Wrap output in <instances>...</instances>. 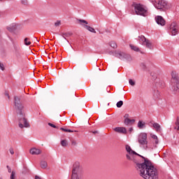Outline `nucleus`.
Wrapping results in <instances>:
<instances>
[{"mask_svg":"<svg viewBox=\"0 0 179 179\" xmlns=\"http://www.w3.org/2000/svg\"><path fill=\"white\" fill-rule=\"evenodd\" d=\"M141 159L142 162L139 161L136 165V169L139 171L140 176L144 179H159V172L152 162L145 157H141Z\"/></svg>","mask_w":179,"mask_h":179,"instance_id":"f257e3e1","label":"nucleus"},{"mask_svg":"<svg viewBox=\"0 0 179 179\" xmlns=\"http://www.w3.org/2000/svg\"><path fill=\"white\" fill-rule=\"evenodd\" d=\"M155 93H156V94H154V98H155V99H159V97H160V93L158 92V91H157Z\"/></svg>","mask_w":179,"mask_h":179,"instance_id":"cd10ccee","label":"nucleus"},{"mask_svg":"<svg viewBox=\"0 0 179 179\" xmlns=\"http://www.w3.org/2000/svg\"><path fill=\"white\" fill-rule=\"evenodd\" d=\"M124 104V102L122 101H120L116 103V106L117 108H121L122 107V105Z\"/></svg>","mask_w":179,"mask_h":179,"instance_id":"a878e982","label":"nucleus"},{"mask_svg":"<svg viewBox=\"0 0 179 179\" xmlns=\"http://www.w3.org/2000/svg\"><path fill=\"white\" fill-rule=\"evenodd\" d=\"M61 145L62 146H64V147L68 146V142L66 140H62L61 141Z\"/></svg>","mask_w":179,"mask_h":179,"instance_id":"bb28decb","label":"nucleus"},{"mask_svg":"<svg viewBox=\"0 0 179 179\" xmlns=\"http://www.w3.org/2000/svg\"><path fill=\"white\" fill-rule=\"evenodd\" d=\"M129 85H131V86H135V80H134L132 79L129 80Z\"/></svg>","mask_w":179,"mask_h":179,"instance_id":"c756f323","label":"nucleus"},{"mask_svg":"<svg viewBox=\"0 0 179 179\" xmlns=\"http://www.w3.org/2000/svg\"><path fill=\"white\" fill-rule=\"evenodd\" d=\"M150 137L154 140L155 145H159V138H157V136L150 134Z\"/></svg>","mask_w":179,"mask_h":179,"instance_id":"a211bd4d","label":"nucleus"},{"mask_svg":"<svg viewBox=\"0 0 179 179\" xmlns=\"http://www.w3.org/2000/svg\"><path fill=\"white\" fill-rule=\"evenodd\" d=\"M125 148L128 153L126 155V157H127V160H131L133 163H135V164L137 165L138 162H139L140 161L138 160L137 157H135L134 155L136 156H138L139 157H142V155L136 153V152L134 151L131 148V146H129L128 145H126Z\"/></svg>","mask_w":179,"mask_h":179,"instance_id":"7ed1b4c3","label":"nucleus"},{"mask_svg":"<svg viewBox=\"0 0 179 179\" xmlns=\"http://www.w3.org/2000/svg\"><path fill=\"white\" fill-rule=\"evenodd\" d=\"M24 43L25 45H30V44H31V42L29 41V38H25Z\"/></svg>","mask_w":179,"mask_h":179,"instance_id":"393cba45","label":"nucleus"},{"mask_svg":"<svg viewBox=\"0 0 179 179\" xmlns=\"http://www.w3.org/2000/svg\"><path fill=\"white\" fill-rule=\"evenodd\" d=\"M114 131L118 134H127V129L125 127H115Z\"/></svg>","mask_w":179,"mask_h":179,"instance_id":"4468645a","label":"nucleus"},{"mask_svg":"<svg viewBox=\"0 0 179 179\" xmlns=\"http://www.w3.org/2000/svg\"><path fill=\"white\" fill-rule=\"evenodd\" d=\"M0 69L1 71H5V66H3V64L0 62Z\"/></svg>","mask_w":179,"mask_h":179,"instance_id":"72a5a7b5","label":"nucleus"},{"mask_svg":"<svg viewBox=\"0 0 179 179\" xmlns=\"http://www.w3.org/2000/svg\"><path fill=\"white\" fill-rule=\"evenodd\" d=\"M177 130L179 131V126L178 127Z\"/></svg>","mask_w":179,"mask_h":179,"instance_id":"8fccbe9b","label":"nucleus"},{"mask_svg":"<svg viewBox=\"0 0 179 179\" xmlns=\"http://www.w3.org/2000/svg\"><path fill=\"white\" fill-rule=\"evenodd\" d=\"M78 23L81 25L83 26L85 29L88 30V31H90L91 33H96V29H94L93 27L88 26L87 21L85 20H78Z\"/></svg>","mask_w":179,"mask_h":179,"instance_id":"f8f14e48","label":"nucleus"},{"mask_svg":"<svg viewBox=\"0 0 179 179\" xmlns=\"http://www.w3.org/2000/svg\"><path fill=\"white\" fill-rule=\"evenodd\" d=\"M35 41L38 42V40L37 39V38H35Z\"/></svg>","mask_w":179,"mask_h":179,"instance_id":"49530a36","label":"nucleus"},{"mask_svg":"<svg viewBox=\"0 0 179 179\" xmlns=\"http://www.w3.org/2000/svg\"><path fill=\"white\" fill-rule=\"evenodd\" d=\"M13 49L16 52H19L20 51V46L17 43H13Z\"/></svg>","mask_w":179,"mask_h":179,"instance_id":"5701e85b","label":"nucleus"},{"mask_svg":"<svg viewBox=\"0 0 179 179\" xmlns=\"http://www.w3.org/2000/svg\"><path fill=\"white\" fill-rule=\"evenodd\" d=\"M83 173V168L80 166V163L75 162L73 166L71 179H80Z\"/></svg>","mask_w":179,"mask_h":179,"instance_id":"20e7f679","label":"nucleus"},{"mask_svg":"<svg viewBox=\"0 0 179 179\" xmlns=\"http://www.w3.org/2000/svg\"><path fill=\"white\" fill-rule=\"evenodd\" d=\"M7 37L9 38V40H12V38L9 35H7Z\"/></svg>","mask_w":179,"mask_h":179,"instance_id":"a18cd8bd","label":"nucleus"},{"mask_svg":"<svg viewBox=\"0 0 179 179\" xmlns=\"http://www.w3.org/2000/svg\"><path fill=\"white\" fill-rule=\"evenodd\" d=\"M129 114H125V115H124V118H125V120H127V118H129Z\"/></svg>","mask_w":179,"mask_h":179,"instance_id":"79ce46f5","label":"nucleus"},{"mask_svg":"<svg viewBox=\"0 0 179 179\" xmlns=\"http://www.w3.org/2000/svg\"><path fill=\"white\" fill-rule=\"evenodd\" d=\"M138 42L141 45H145L149 50H153V44L143 36H138Z\"/></svg>","mask_w":179,"mask_h":179,"instance_id":"9b49d317","label":"nucleus"},{"mask_svg":"<svg viewBox=\"0 0 179 179\" xmlns=\"http://www.w3.org/2000/svg\"><path fill=\"white\" fill-rule=\"evenodd\" d=\"M60 130L64 131V132H73V131H72L71 129H64V127L60 128Z\"/></svg>","mask_w":179,"mask_h":179,"instance_id":"c85d7f7f","label":"nucleus"},{"mask_svg":"<svg viewBox=\"0 0 179 179\" xmlns=\"http://www.w3.org/2000/svg\"><path fill=\"white\" fill-rule=\"evenodd\" d=\"M93 134H97V131H93Z\"/></svg>","mask_w":179,"mask_h":179,"instance_id":"09e8293b","label":"nucleus"},{"mask_svg":"<svg viewBox=\"0 0 179 179\" xmlns=\"http://www.w3.org/2000/svg\"><path fill=\"white\" fill-rule=\"evenodd\" d=\"M137 141L139 145L145 150L149 149V146L148 145V134L146 133H141L138 134Z\"/></svg>","mask_w":179,"mask_h":179,"instance_id":"39448f33","label":"nucleus"},{"mask_svg":"<svg viewBox=\"0 0 179 179\" xmlns=\"http://www.w3.org/2000/svg\"><path fill=\"white\" fill-rule=\"evenodd\" d=\"M171 85L173 92H179V76L174 72L171 73Z\"/></svg>","mask_w":179,"mask_h":179,"instance_id":"0eeeda50","label":"nucleus"},{"mask_svg":"<svg viewBox=\"0 0 179 179\" xmlns=\"http://www.w3.org/2000/svg\"><path fill=\"white\" fill-rule=\"evenodd\" d=\"M109 45L110 47H112V48H114L115 50V48H117V43H115V42H114V41H110L109 43Z\"/></svg>","mask_w":179,"mask_h":179,"instance_id":"b1692460","label":"nucleus"},{"mask_svg":"<svg viewBox=\"0 0 179 179\" xmlns=\"http://www.w3.org/2000/svg\"><path fill=\"white\" fill-rule=\"evenodd\" d=\"M129 47L133 51H136V52H141V50L138 48V46H135L134 45H129Z\"/></svg>","mask_w":179,"mask_h":179,"instance_id":"412c9836","label":"nucleus"},{"mask_svg":"<svg viewBox=\"0 0 179 179\" xmlns=\"http://www.w3.org/2000/svg\"><path fill=\"white\" fill-rule=\"evenodd\" d=\"M22 5H27V0H21Z\"/></svg>","mask_w":179,"mask_h":179,"instance_id":"c9c22d12","label":"nucleus"},{"mask_svg":"<svg viewBox=\"0 0 179 179\" xmlns=\"http://www.w3.org/2000/svg\"><path fill=\"white\" fill-rule=\"evenodd\" d=\"M15 174H16V173H15V171H12L10 179H15Z\"/></svg>","mask_w":179,"mask_h":179,"instance_id":"7c9ffc66","label":"nucleus"},{"mask_svg":"<svg viewBox=\"0 0 179 179\" xmlns=\"http://www.w3.org/2000/svg\"><path fill=\"white\" fill-rule=\"evenodd\" d=\"M29 152L31 155H40L41 153V150L40 149L34 148L30 150Z\"/></svg>","mask_w":179,"mask_h":179,"instance_id":"f3484780","label":"nucleus"},{"mask_svg":"<svg viewBox=\"0 0 179 179\" xmlns=\"http://www.w3.org/2000/svg\"><path fill=\"white\" fill-rule=\"evenodd\" d=\"M109 55H113V57H116V58H119V59H127V61H131V55L125 53L121 50H115L109 52Z\"/></svg>","mask_w":179,"mask_h":179,"instance_id":"423d86ee","label":"nucleus"},{"mask_svg":"<svg viewBox=\"0 0 179 179\" xmlns=\"http://www.w3.org/2000/svg\"><path fill=\"white\" fill-rule=\"evenodd\" d=\"M0 1H3V0H0Z\"/></svg>","mask_w":179,"mask_h":179,"instance_id":"3c124183","label":"nucleus"},{"mask_svg":"<svg viewBox=\"0 0 179 179\" xmlns=\"http://www.w3.org/2000/svg\"><path fill=\"white\" fill-rule=\"evenodd\" d=\"M134 10L135 13L139 16H148V8H146V7L142 4H134Z\"/></svg>","mask_w":179,"mask_h":179,"instance_id":"6e6552de","label":"nucleus"},{"mask_svg":"<svg viewBox=\"0 0 179 179\" xmlns=\"http://www.w3.org/2000/svg\"><path fill=\"white\" fill-rule=\"evenodd\" d=\"M9 152H10V155H15V151H13V148H10Z\"/></svg>","mask_w":179,"mask_h":179,"instance_id":"e433bc0d","label":"nucleus"},{"mask_svg":"<svg viewBox=\"0 0 179 179\" xmlns=\"http://www.w3.org/2000/svg\"><path fill=\"white\" fill-rule=\"evenodd\" d=\"M5 96H6L8 99H10V96H9V94L8 92L5 94Z\"/></svg>","mask_w":179,"mask_h":179,"instance_id":"a19ab883","label":"nucleus"},{"mask_svg":"<svg viewBox=\"0 0 179 179\" xmlns=\"http://www.w3.org/2000/svg\"><path fill=\"white\" fill-rule=\"evenodd\" d=\"M179 26L176 22H173L168 27V32L170 36H177L178 34Z\"/></svg>","mask_w":179,"mask_h":179,"instance_id":"1a4fd4ad","label":"nucleus"},{"mask_svg":"<svg viewBox=\"0 0 179 179\" xmlns=\"http://www.w3.org/2000/svg\"><path fill=\"white\" fill-rule=\"evenodd\" d=\"M176 125H179V117L176 119Z\"/></svg>","mask_w":179,"mask_h":179,"instance_id":"4c0bfd02","label":"nucleus"},{"mask_svg":"<svg viewBox=\"0 0 179 179\" xmlns=\"http://www.w3.org/2000/svg\"><path fill=\"white\" fill-rule=\"evenodd\" d=\"M137 127L138 129H145V128H146V123L142 120H139L137 124Z\"/></svg>","mask_w":179,"mask_h":179,"instance_id":"dca6fc26","label":"nucleus"},{"mask_svg":"<svg viewBox=\"0 0 179 179\" xmlns=\"http://www.w3.org/2000/svg\"><path fill=\"white\" fill-rule=\"evenodd\" d=\"M151 2L155 8H156V9H159V10H163V9H166L167 8V1L164 0H159L158 1L152 0Z\"/></svg>","mask_w":179,"mask_h":179,"instance_id":"9d476101","label":"nucleus"},{"mask_svg":"<svg viewBox=\"0 0 179 179\" xmlns=\"http://www.w3.org/2000/svg\"><path fill=\"white\" fill-rule=\"evenodd\" d=\"M48 125H49V127H52V128H56L58 129V127L55 126V124L52 123H48Z\"/></svg>","mask_w":179,"mask_h":179,"instance_id":"2f4dec72","label":"nucleus"},{"mask_svg":"<svg viewBox=\"0 0 179 179\" xmlns=\"http://www.w3.org/2000/svg\"><path fill=\"white\" fill-rule=\"evenodd\" d=\"M134 131V129L132 127L129 128V132H132Z\"/></svg>","mask_w":179,"mask_h":179,"instance_id":"c03bdc74","label":"nucleus"},{"mask_svg":"<svg viewBox=\"0 0 179 179\" xmlns=\"http://www.w3.org/2000/svg\"><path fill=\"white\" fill-rule=\"evenodd\" d=\"M48 166V164L45 161H41V169H47V166Z\"/></svg>","mask_w":179,"mask_h":179,"instance_id":"4be33fe9","label":"nucleus"},{"mask_svg":"<svg viewBox=\"0 0 179 179\" xmlns=\"http://www.w3.org/2000/svg\"><path fill=\"white\" fill-rule=\"evenodd\" d=\"M69 35L68 34H62V37L63 38H64L65 40H66V37H69Z\"/></svg>","mask_w":179,"mask_h":179,"instance_id":"f704fd0d","label":"nucleus"},{"mask_svg":"<svg viewBox=\"0 0 179 179\" xmlns=\"http://www.w3.org/2000/svg\"><path fill=\"white\" fill-rule=\"evenodd\" d=\"M55 26H56V27H58V26H61V21L57 20V21L55 23Z\"/></svg>","mask_w":179,"mask_h":179,"instance_id":"473e14b6","label":"nucleus"},{"mask_svg":"<svg viewBox=\"0 0 179 179\" xmlns=\"http://www.w3.org/2000/svg\"><path fill=\"white\" fill-rule=\"evenodd\" d=\"M71 144H72L73 146H76L78 145L76 141H72Z\"/></svg>","mask_w":179,"mask_h":179,"instance_id":"58836bf2","label":"nucleus"},{"mask_svg":"<svg viewBox=\"0 0 179 179\" xmlns=\"http://www.w3.org/2000/svg\"><path fill=\"white\" fill-rule=\"evenodd\" d=\"M143 66H144V68H145L146 65H145V64H143Z\"/></svg>","mask_w":179,"mask_h":179,"instance_id":"de8ad7c7","label":"nucleus"},{"mask_svg":"<svg viewBox=\"0 0 179 179\" xmlns=\"http://www.w3.org/2000/svg\"><path fill=\"white\" fill-rule=\"evenodd\" d=\"M155 20H156V22L157 23V24H160V26H164L166 24V21L164 20L163 17H162L160 15H157L155 17Z\"/></svg>","mask_w":179,"mask_h":179,"instance_id":"ddd939ff","label":"nucleus"},{"mask_svg":"<svg viewBox=\"0 0 179 179\" xmlns=\"http://www.w3.org/2000/svg\"><path fill=\"white\" fill-rule=\"evenodd\" d=\"M152 126L155 128V129H156L157 132H159L162 129L160 124H159L158 123H154Z\"/></svg>","mask_w":179,"mask_h":179,"instance_id":"aec40b11","label":"nucleus"},{"mask_svg":"<svg viewBox=\"0 0 179 179\" xmlns=\"http://www.w3.org/2000/svg\"><path fill=\"white\" fill-rule=\"evenodd\" d=\"M15 100V108L17 109V114L19 115V127L21 129L23 128H30V124L27 122V120L24 118V113H23V108L24 106L22 105V102L20 101V98L18 96L14 97Z\"/></svg>","mask_w":179,"mask_h":179,"instance_id":"f03ea898","label":"nucleus"},{"mask_svg":"<svg viewBox=\"0 0 179 179\" xmlns=\"http://www.w3.org/2000/svg\"><path fill=\"white\" fill-rule=\"evenodd\" d=\"M35 179H41V178H40V177L38 176H35Z\"/></svg>","mask_w":179,"mask_h":179,"instance_id":"37998d69","label":"nucleus"},{"mask_svg":"<svg viewBox=\"0 0 179 179\" xmlns=\"http://www.w3.org/2000/svg\"><path fill=\"white\" fill-rule=\"evenodd\" d=\"M8 171V173H12V169H10V167L9 166H7Z\"/></svg>","mask_w":179,"mask_h":179,"instance_id":"ea45409f","label":"nucleus"},{"mask_svg":"<svg viewBox=\"0 0 179 179\" xmlns=\"http://www.w3.org/2000/svg\"><path fill=\"white\" fill-rule=\"evenodd\" d=\"M16 24H12L6 27V29L8 30V31H10V33H13V31L16 30Z\"/></svg>","mask_w":179,"mask_h":179,"instance_id":"2eb2a0df","label":"nucleus"},{"mask_svg":"<svg viewBox=\"0 0 179 179\" xmlns=\"http://www.w3.org/2000/svg\"><path fill=\"white\" fill-rule=\"evenodd\" d=\"M134 122H135V120L132 119H129V118H126L124 120V124L125 125H131L132 124H134Z\"/></svg>","mask_w":179,"mask_h":179,"instance_id":"6ab92c4d","label":"nucleus"}]
</instances>
